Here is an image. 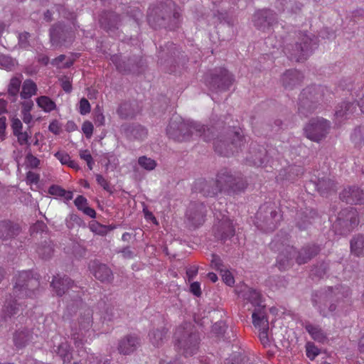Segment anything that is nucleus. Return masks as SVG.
Masks as SVG:
<instances>
[{
  "label": "nucleus",
  "mask_w": 364,
  "mask_h": 364,
  "mask_svg": "<svg viewBox=\"0 0 364 364\" xmlns=\"http://www.w3.org/2000/svg\"><path fill=\"white\" fill-rule=\"evenodd\" d=\"M331 124L323 118H313L304 128L306 138L314 142H320L324 139L329 132Z\"/></svg>",
  "instance_id": "4468645a"
},
{
  "label": "nucleus",
  "mask_w": 364,
  "mask_h": 364,
  "mask_svg": "<svg viewBox=\"0 0 364 364\" xmlns=\"http://www.w3.org/2000/svg\"><path fill=\"white\" fill-rule=\"evenodd\" d=\"M175 345L185 357L192 356L198 350L200 337L193 326L185 323L179 326L174 333Z\"/></svg>",
  "instance_id": "39448f33"
},
{
  "label": "nucleus",
  "mask_w": 364,
  "mask_h": 364,
  "mask_svg": "<svg viewBox=\"0 0 364 364\" xmlns=\"http://www.w3.org/2000/svg\"><path fill=\"white\" fill-rule=\"evenodd\" d=\"M281 4L283 6V11L287 10L292 13L300 11L303 7L300 0H282Z\"/></svg>",
  "instance_id": "49530a36"
},
{
  "label": "nucleus",
  "mask_w": 364,
  "mask_h": 364,
  "mask_svg": "<svg viewBox=\"0 0 364 364\" xmlns=\"http://www.w3.org/2000/svg\"><path fill=\"white\" fill-rule=\"evenodd\" d=\"M21 232L20 226L10 220L0 221V238L2 240L16 237Z\"/></svg>",
  "instance_id": "c756f323"
},
{
  "label": "nucleus",
  "mask_w": 364,
  "mask_h": 364,
  "mask_svg": "<svg viewBox=\"0 0 364 364\" xmlns=\"http://www.w3.org/2000/svg\"><path fill=\"white\" fill-rule=\"evenodd\" d=\"M178 54H179V51L176 46L173 43L168 42L164 47H160L158 55L159 63L164 64L166 62L168 63H172L173 62L176 63V58Z\"/></svg>",
  "instance_id": "c85d7f7f"
},
{
  "label": "nucleus",
  "mask_w": 364,
  "mask_h": 364,
  "mask_svg": "<svg viewBox=\"0 0 364 364\" xmlns=\"http://www.w3.org/2000/svg\"><path fill=\"white\" fill-rule=\"evenodd\" d=\"M334 297L338 299L337 293L332 287L328 289V292L322 294L318 304V309L320 314L323 317H327L333 314L336 309V304L333 303Z\"/></svg>",
  "instance_id": "aec40b11"
},
{
  "label": "nucleus",
  "mask_w": 364,
  "mask_h": 364,
  "mask_svg": "<svg viewBox=\"0 0 364 364\" xmlns=\"http://www.w3.org/2000/svg\"><path fill=\"white\" fill-rule=\"evenodd\" d=\"M33 338V332L26 328H19L13 334V343L17 350L24 348Z\"/></svg>",
  "instance_id": "cd10ccee"
},
{
  "label": "nucleus",
  "mask_w": 364,
  "mask_h": 364,
  "mask_svg": "<svg viewBox=\"0 0 364 364\" xmlns=\"http://www.w3.org/2000/svg\"><path fill=\"white\" fill-rule=\"evenodd\" d=\"M54 352L56 353L63 360L64 364L70 363L73 358L71 347L67 341L61 342L56 348H54Z\"/></svg>",
  "instance_id": "ea45409f"
},
{
  "label": "nucleus",
  "mask_w": 364,
  "mask_h": 364,
  "mask_svg": "<svg viewBox=\"0 0 364 364\" xmlns=\"http://www.w3.org/2000/svg\"><path fill=\"white\" fill-rule=\"evenodd\" d=\"M212 267L216 269L223 272V263L220 257L216 255H212V260H211Z\"/></svg>",
  "instance_id": "13d9d810"
},
{
  "label": "nucleus",
  "mask_w": 364,
  "mask_h": 364,
  "mask_svg": "<svg viewBox=\"0 0 364 364\" xmlns=\"http://www.w3.org/2000/svg\"><path fill=\"white\" fill-rule=\"evenodd\" d=\"M31 35L28 32H23L18 35V44L21 48H28L29 47L28 38Z\"/></svg>",
  "instance_id": "6e6d98bb"
},
{
  "label": "nucleus",
  "mask_w": 364,
  "mask_h": 364,
  "mask_svg": "<svg viewBox=\"0 0 364 364\" xmlns=\"http://www.w3.org/2000/svg\"><path fill=\"white\" fill-rule=\"evenodd\" d=\"M215 224L213 228L214 236L218 240L225 242L235 235V228L232 222L228 215V212L225 210L221 211L214 205Z\"/></svg>",
  "instance_id": "9b49d317"
},
{
  "label": "nucleus",
  "mask_w": 364,
  "mask_h": 364,
  "mask_svg": "<svg viewBox=\"0 0 364 364\" xmlns=\"http://www.w3.org/2000/svg\"><path fill=\"white\" fill-rule=\"evenodd\" d=\"M11 122V128L13 129L14 134L22 132L23 124L19 119L13 117Z\"/></svg>",
  "instance_id": "69168bd1"
},
{
  "label": "nucleus",
  "mask_w": 364,
  "mask_h": 364,
  "mask_svg": "<svg viewBox=\"0 0 364 364\" xmlns=\"http://www.w3.org/2000/svg\"><path fill=\"white\" fill-rule=\"evenodd\" d=\"M216 182L220 192L230 196L243 192L247 186L246 180L240 174L232 173L226 168L218 172Z\"/></svg>",
  "instance_id": "6e6552de"
},
{
  "label": "nucleus",
  "mask_w": 364,
  "mask_h": 364,
  "mask_svg": "<svg viewBox=\"0 0 364 364\" xmlns=\"http://www.w3.org/2000/svg\"><path fill=\"white\" fill-rule=\"evenodd\" d=\"M90 228L93 232L100 235H105L108 230L112 229L95 221L90 225Z\"/></svg>",
  "instance_id": "864d4df0"
},
{
  "label": "nucleus",
  "mask_w": 364,
  "mask_h": 364,
  "mask_svg": "<svg viewBox=\"0 0 364 364\" xmlns=\"http://www.w3.org/2000/svg\"><path fill=\"white\" fill-rule=\"evenodd\" d=\"M242 297L245 300L250 301L252 305L257 306L254 311L261 309L262 312L264 311V306H261V294L259 291L252 288H246L242 293Z\"/></svg>",
  "instance_id": "e433bc0d"
},
{
  "label": "nucleus",
  "mask_w": 364,
  "mask_h": 364,
  "mask_svg": "<svg viewBox=\"0 0 364 364\" xmlns=\"http://www.w3.org/2000/svg\"><path fill=\"white\" fill-rule=\"evenodd\" d=\"M50 42L53 46H60L71 38V32L61 23L55 24L50 30Z\"/></svg>",
  "instance_id": "393cba45"
},
{
  "label": "nucleus",
  "mask_w": 364,
  "mask_h": 364,
  "mask_svg": "<svg viewBox=\"0 0 364 364\" xmlns=\"http://www.w3.org/2000/svg\"><path fill=\"white\" fill-rule=\"evenodd\" d=\"M319 354V350L314 344L307 343L306 345V355L313 360L316 355Z\"/></svg>",
  "instance_id": "4d7b16f0"
},
{
  "label": "nucleus",
  "mask_w": 364,
  "mask_h": 364,
  "mask_svg": "<svg viewBox=\"0 0 364 364\" xmlns=\"http://www.w3.org/2000/svg\"><path fill=\"white\" fill-rule=\"evenodd\" d=\"M351 138L356 143L364 144V125L355 128Z\"/></svg>",
  "instance_id": "5fc2aeb1"
},
{
  "label": "nucleus",
  "mask_w": 364,
  "mask_h": 364,
  "mask_svg": "<svg viewBox=\"0 0 364 364\" xmlns=\"http://www.w3.org/2000/svg\"><path fill=\"white\" fill-rule=\"evenodd\" d=\"M196 122H184L178 117L172 118L167 127L166 133L169 138L177 141H188L194 136L205 141L214 139V130Z\"/></svg>",
  "instance_id": "f03ea898"
},
{
  "label": "nucleus",
  "mask_w": 364,
  "mask_h": 364,
  "mask_svg": "<svg viewBox=\"0 0 364 364\" xmlns=\"http://www.w3.org/2000/svg\"><path fill=\"white\" fill-rule=\"evenodd\" d=\"M316 46V41L310 36L301 34L299 41L295 44L287 45L284 48V53L291 60L301 62L307 59Z\"/></svg>",
  "instance_id": "9d476101"
},
{
  "label": "nucleus",
  "mask_w": 364,
  "mask_h": 364,
  "mask_svg": "<svg viewBox=\"0 0 364 364\" xmlns=\"http://www.w3.org/2000/svg\"><path fill=\"white\" fill-rule=\"evenodd\" d=\"M282 218L278 206L272 202L262 205L257 214L255 225L262 231L272 232L277 228Z\"/></svg>",
  "instance_id": "1a4fd4ad"
},
{
  "label": "nucleus",
  "mask_w": 364,
  "mask_h": 364,
  "mask_svg": "<svg viewBox=\"0 0 364 364\" xmlns=\"http://www.w3.org/2000/svg\"><path fill=\"white\" fill-rule=\"evenodd\" d=\"M36 252L43 259H49L51 258L54 252L53 244L51 240H45L38 244Z\"/></svg>",
  "instance_id": "a19ab883"
},
{
  "label": "nucleus",
  "mask_w": 364,
  "mask_h": 364,
  "mask_svg": "<svg viewBox=\"0 0 364 364\" xmlns=\"http://www.w3.org/2000/svg\"><path fill=\"white\" fill-rule=\"evenodd\" d=\"M96 181L105 191L112 193L109 183L107 180L100 174L96 175Z\"/></svg>",
  "instance_id": "338daca9"
},
{
  "label": "nucleus",
  "mask_w": 364,
  "mask_h": 364,
  "mask_svg": "<svg viewBox=\"0 0 364 364\" xmlns=\"http://www.w3.org/2000/svg\"><path fill=\"white\" fill-rule=\"evenodd\" d=\"M92 323V312L90 309H86L81 314L78 318L79 328L71 327V339L73 340L76 348H81L85 342V333L91 327Z\"/></svg>",
  "instance_id": "dca6fc26"
},
{
  "label": "nucleus",
  "mask_w": 364,
  "mask_h": 364,
  "mask_svg": "<svg viewBox=\"0 0 364 364\" xmlns=\"http://www.w3.org/2000/svg\"><path fill=\"white\" fill-rule=\"evenodd\" d=\"M17 65L16 61L11 57L6 55H0V66L7 71H12Z\"/></svg>",
  "instance_id": "de8ad7c7"
},
{
  "label": "nucleus",
  "mask_w": 364,
  "mask_h": 364,
  "mask_svg": "<svg viewBox=\"0 0 364 364\" xmlns=\"http://www.w3.org/2000/svg\"><path fill=\"white\" fill-rule=\"evenodd\" d=\"M356 109V104L350 102H343L336 107L335 116L341 122L350 117Z\"/></svg>",
  "instance_id": "c9c22d12"
},
{
  "label": "nucleus",
  "mask_w": 364,
  "mask_h": 364,
  "mask_svg": "<svg viewBox=\"0 0 364 364\" xmlns=\"http://www.w3.org/2000/svg\"><path fill=\"white\" fill-rule=\"evenodd\" d=\"M40 282L38 275H34L30 271H23L16 278L13 288L15 300L6 301L2 309L0 321H6L8 318L16 314L19 311L20 304L16 299L35 298L39 293Z\"/></svg>",
  "instance_id": "f257e3e1"
},
{
  "label": "nucleus",
  "mask_w": 364,
  "mask_h": 364,
  "mask_svg": "<svg viewBox=\"0 0 364 364\" xmlns=\"http://www.w3.org/2000/svg\"><path fill=\"white\" fill-rule=\"evenodd\" d=\"M245 139L240 128L228 127L214 139L215 151L221 156H229L244 146Z\"/></svg>",
  "instance_id": "20e7f679"
},
{
  "label": "nucleus",
  "mask_w": 364,
  "mask_h": 364,
  "mask_svg": "<svg viewBox=\"0 0 364 364\" xmlns=\"http://www.w3.org/2000/svg\"><path fill=\"white\" fill-rule=\"evenodd\" d=\"M117 70L123 74L138 73L141 72L144 63L140 55H132L122 58L121 55H114L110 58Z\"/></svg>",
  "instance_id": "2eb2a0df"
},
{
  "label": "nucleus",
  "mask_w": 364,
  "mask_h": 364,
  "mask_svg": "<svg viewBox=\"0 0 364 364\" xmlns=\"http://www.w3.org/2000/svg\"><path fill=\"white\" fill-rule=\"evenodd\" d=\"M55 156L61 162L62 164H68L70 162V156L65 152L58 151L55 154Z\"/></svg>",
  "instance_id": "774afa93"
},
{
  "label": "nucleus",
  "mask_w": 364,
  "mask_h": 364,
  "mask_svg": "<svg viewBox=\"0 0 364 364\" xmlns=\"http://www.w3.org/2000/svg\"><path fill=\"white\" fill-rule=\"evenodd\" d=\"M303 80V74L297 70H288L281 77L283 87L289 90L300 86Z\"/></svg>",
  "instance_id": "bb28decb"
},
{
  "label": "nucleus",
  "mask_w": 364,
  "mask_h": 364,
  "mask_svg": "<svg viewBox=\"0 0 364 364\" xmlns=\"http://www.w3.org/2000/svg\"><path fill=\"white\" fill-rule=\"evenodd\" d=\"M66 226L68 229H73L75 226H81L83 224L82 220L76 214H70L65 220Z\"/></svg>",
  "instance_id": "8fccbe9b"
},
{
  "label": "nucleus",
  "mask_w": 364,
  "mask_h": 364,
  "mask_svg": "<svg viewBox=\"0 0 364 364\" xmlns=\"http://www.w3.org/2000/svg\"><path fill=\"white\" fill-rule=\"evenodd\" d=\"M304 326L314 341L320 343H323L326 341V334L318 325H314L309 322H306Z\"/></svg>",
  "instance_id": "4c0bfd02"
},
{
  "label": "nucleus",
  "mask_w": 364,
  "mask_h": 364,
  "mask_svg": "<svg viewBox=\"0 0 364 364\" xmlns=\"http://www.w3.org/2000/svg\"><path fill=\"white\" fill-rule=\"evenodd\" d=\"M252 321L254 326L259 328V338L264 346L269 345V339L268 336L269 321L265 312H262L260 309L252 313Z\"/></svg>",
  "instance_id": "6ab92c4d"
},
{
  "label": "nucleus",
  "mask_w": 364,
  "mask_h": 364,
  "mask_svg": "<svg viewBox=\"0 0 364 364\" xmlns=\"http://www.w3.org/2000/svg\"><path fill=\"white\" fill-rule=\"evenodd\" d=\"M124 132L129 140H143L147 134V132L144 127L134 124L124 125Z\"/></svg>",
  "instance_id": "f704fd0d"
},
{
  "label": "nucleus",
  "mask_w": 364,
  "mask_h": 364,
  "mask_svg": "<svg viewBox=\"0 0 364 364\" xmlns=\"http://www.w3.org/2000/svg\"><path fill=\"white\" fill-rule=\"evenodd\" d=\"M351 253L358 257L364 256V235H358L350 240Z\"/></svg>",
  "instance_id": "37998d69"
},
{
  "label": "nucleus",
  "mask_w": 364,
  "mask_h": 364,
  "mask_svg": "<svg viewBox=\"0 0 364 364\" xmlns=\"http://www.w3.org/2000/svg\"><path fill=\"white\" fill-rule=\"evenodd\" d=\"M205 213L206 208L203 203L193 202L187 209L186 217L190 225L197 228L204 223Z\"/></svg>",
  "instance_id": "a211bd4d"
},
{
  "label": "nucleus",
  "mask_w": 364,
  "mask_h": 364,
  "mask_svg": "<svg viewBox=\"0 0 364 364\" xmlns=\"http://www.w3.org/2000/svg\"><path fill=\"white\" fill-rule=\"evenodd\" d=\"M358 223L357 210L353 208H347L339 212L336 220L333 224V228L336 232L346 235L351 232Z\"/></svg>",
  "instance_id": "ddd939ff"
},
{
  "label": "nucleus",
  "mask_w": 364,
  "mask_h": 364,
  "mask_svg": "<svg viewBox=\"0 0 364 364\" xmlns=\"http://www.w3.org/2000/svg\"><path fill=\"white\" fill-rule=\"evenodd\" d=\"M93 125L89 121H85L82 126V130L85 134V136L89 139L92 136L93 133Z\"/></svg>",
  "instance_id": "bf43d9fd"
},
{
  "label": "nucleus",
  "mask_w": 364,
  "mask_h": 364,
  "mask_svg": "<svg viewBox=\"0 0 364 364\" xmlns=\"http://www.w3.org/2000/svg\"><path fill=\"white\" fill-rule=\"evenodd\" d=\"M120 316V310L114 305L108 304L105 309V318L111 321Z\"/></svg>",
  "instance_id": "09e8293b"
},
{
  "label": "nucleus",
  "mask_w": 364,
  "mask_h": 364,
  "mask_svg": "<svg viewBox=\"0 0 364 364\" xmlns=\"http://www.w3.org/2000/svg\"><path fill=\"white\" fill-rule=\"evenodd\" d=\"M167 329L162 326L161 328L152 329L149 337L151 343L155 346H161L166 340Z\"/></svg>",
  "instance_id": "58836bf2"
},
{
  "label": "nucleus",
  "mask_w": 364,
  "mask_h": 364,
  "mask_svg": "<svg viewBox=\"0 0 364 364\" xmlns=\"http://www.w3.org/2000/svg\"><path fill=\"white\" fill-rule=\"evenodd\" d=\"M99 21L102 28L109 33H114L120 26L121 18L114 12L105 11L100 15Z\"/></svg>",
  "instance_id": "b1692460"
},
{
  "label": "nucleus",
  "mask_w": 364,
  "mask_h": 364,
  "mask_svg": "<svg viewBox=\"0 0 364 364\" xmlns=\"http://www.w3.org/2000/svg\"><path fill=\"white\" fill-rule=\"evenodd\" d=\"M252 22L257 29L262 32H267L278 23L277 14L268 9L258 10L252 16Z\"/></svg>",
  "instance_id": "f3484780"
},
{
  "label": "nucleus",
  "mask_w": 364,
  "mask_h": 364,
  "mask_svg": "<svg viewBox=\"0 0 364 364\" xmlns=\"http://www.w3.org/2000/svg\"><path fill=\"white\" fill-rule=\"evenodd\" d=\"M89 268L94 277L102 283L109 284L114 279L112 271L105 264L97 260L90 262Z\"/></svg>",
  "instance_id": "4be33fe9"
},
{
  "label": "nucleus",
  "mask_w": 364,
  "mask_h": 364,
  "mask_svg": "<svg viewBox=\"0 0 364 364\" xmlns=\"http://www.w3.org/2000/svg\"><path fill=\"white\" fill-rule=\"evenodd\" d=\"M217 183V182L215 183ZM194 188L196 191L201 193L205 196H214L220 190L218 184L215 186L211 182L205 179H198L195 182Z\"/></svg>",
  "instance_id": "2f4dec72"
},
{
  "label": "nucleus",
  "mask_w": 364,
  "mask_h": 364,
  "mask_svg": "<svg viewBox=\"0 0 364 364\" xmlns=\"http://www.w3.org/2000/svg\"><path fill=\"white\" fill-rule=\"evenodd\" d=\"M328 271V264L322 262L315 266L311 271V274L318 278H323Z\"/></svg>",
  "instance_id": "603ef678"
},
{
  "label": "nucleus",
  "mask_w": 364,
  "mask_h": 364,
  "mask_svg": "<svg viewBox=\"0 0 364 364\" xmlns=\"http://www.w3.org/2000/svg\"><path fill=\"white\" fill-rule=\"evenodd\" d=\"M141 346V339L136 334H127L118 342L117 350L120 354L130 355Z\"/></svg>",
  "instance_id": "5701e85b"
},
{
  "label": "nucleus",
  "mask_w": 364,
  "mask_h": 364,
  "mask_svg": "<svg viewBox=\"0 0 364 364\" xmlns=\"http://www.w3.org/2000/svg\"><path fill=\"white\" fill-rule=\"evenodd\" d=\"M23 78L21 73H16L10 79L7 85V94L11 102H15L17 100Z\"/></svg>",
  "instance_id": "72a5a7b5"
},
{
  "label": "nucleus",
  "mask_w": 364,
  "mask_h": 364,
  "mask_svg": "<svg viewBox=\"0 0 364 364\" xmlns=\"http://www.w3.org/2000/svg\"><path fill=\"white\" fill-rule=\"evenodd\" d=\"M26 161L31 168H37L40 164V160L31 153H28L26 156Z\"/></svg>",
  "instance_id": "e2e57ef3"
},
{
  "label": "nucleus",
  "mask_w": 364,
  "mask_h": 364,
  "mask_svg": "<svg viewBox=\"0 0 364 364\" xmlns=\"http://www.w3.org/2000/svg\"><path fill=\"white\" fill-rule=\"evenodd\" d=\"M117 113L122 119H129L134 117L135 110L130 102H125L119 105Z\"/></svg>",
  "instance_id": "c03bdc74"
},
{
  "label": "nucleus",
  "mask_w": 364,
  "mask_h": 364,
  "mask_svg": "<svg viewBox=\"0 0 364 364\" xmlns=\"http://www.w3.org/2000/svg\"><path fill=\"white\" fill-rule=\"evenodd\" d=\"M250 165L261 166L267 162V152L263 146L252 143L250 151L246 156Z\"/></svg>",
  "instance_id": "412c9836"
},
{
  "label": "nucleus",
  "mask_w": 364,
  "mask_h": 364,
  "mask_svg": "<svg viewBox=\"0 0 364 364\" xmlns=\"http://www.w3.org/2000/svg\"><path fill=\"white\" fill-rule=\"evenodd\" d=\"M48 193L50 195L62 197L65 194V189L57 185H53L49 188Z\"/></svg>",
  "instance_id": "0e129e2a"
},
{
  "label": "nucleus",
  "mask_w": 364,
  "mask_h": 364,
  "mask_svg": "<svg viewBox=\"0 0 364 364\" xmlns=\"http://www.w3.org/2000/svg\"><path fill=\"white\" fill-rule=\"evenodd\" d=\"M315 186L323 196H326L336 191V183L328 176L319 177L315 182Z\"/></svg>",
  "instance_id": "473e14b6"
},
{
  "label": "nucleus",
  "mask_w": 364,
  "mask_h": 364,
  "mask_svg": "<svg viewBox=\"0 0 364 364\" xmlns=\"http://www.w3.org/2000/svg\"><path fill=\"white\" fill-rule=\"evenodd\" d=\"M38 88L36 84L31 79H26L22 85V90L20 92V97L23 100H28L33 95L37 94Z\"/></svg>",
  "instance_id": "79ce46f5"
},
{
  "label": "nucleus",
  "mask_w": 364,
  "mask_h": 364,
  "mask_svg": "<svg viewBox=\"0 0 364 364\" xmlns=\"http://www.w3.org/2000/svg\"><path fill=\"white\" fill-rule=\"evenodd\" d=\"M139 164L147 171H152L156 166V162L151 158H147L145 156H141L138 160Z\"/></svg>",
  "instance_id": "3c124183"
},
{
  "label": "nucleus",
  "mask_w": 364,
  "mask_h": 364,
  "mask_svg": "<svg viewBox=\"0 0 364 364\" xmlns=\"http://www.w3.org/2000/svg\"><path fill=\"white\" fill-rule=\"evenodd\" d=\"M320 250L319 246L315 244H307L298 251L293 246L287 245L277 257V266L279 269H285L293 259L298 264H306L316 257Z\"/></svg>",
  "instance_id": "7ed1b4c3"
},
{
  "label": "nucleus",
  "mask_w": 364,
  "mask_h": 364,
  "mask_svg": "<svg viewBox=\"0 0 364 364\" xmlns=\"http://www.w3.org/2000/svg\"><path fill=\"white\" fill-rule=\"evenodd\" d=\"M340 198L349 204H363L364 192L357 186H349L340 193Z\"/></svg>",
  "instance_id": "a878e982"
},
{
  "label": "nucleus",
  "mask_w": 364,
  "mask_h": 364,
  "mask_svg": "<svg viewBox=\"0 0 364 364\" xmlns=\"http://www.w3.org/2000/svg\"><path fill=\"white\" fill-rule=\"evenodd\" d=\"M50 285L56 294L61 296L73 286V282L66 275L63 277L58 275L53 277Z\"/></svg>",
  "instance_id": "7c9ffc66"
},
{
  "label": "nucleus",
  "mask_w": 364,
  "mask_h": 364,
  "mask_svg": "<svg viewBox=\"0 0 364 364\" xmlns=\"http://www.w3.org/2000/svg\"><path fill=\"white\" fill-rule=\"evenodd\" d=\"M234 82L233 75L224 68L214 69L206 79V85L214 92H225Z\"/></svg>",
  "instance_id": "f8f14e48"
},
{
  "label": "nucleus",
  "mask_w": 364,
  "mask_h": 364,
  "mask_svg": "<svg viewBox=\"0 0 364 364\" xmlns=\"http://www.w3.org/2000/svg\"><path fill=\"white\" fill-rule=\"evenodd\" d=\"M327 92L328 90L321 85H312L304 89L299 97V113L304 117L313 113Z\"/></svg>",
  "instance_id": "0eeeda50"
},
{
  "label": "nucleus",
  "mask_w": 364,
  "mask_h": 364,
  "mask_svg": "<svg viewBox=\"0 0 364 364\" xmlns=\"http://www.w3.org/2000/svg\"><path fill=\"white\" fill-rule=\"evenodd\" d=\"M90 112V105L85 98H82L80 101V113L85 115Z\"/></svg>",
  "instance_id": "052dcab7"
},
{
  "label": "nucleus",
  "mask_w": 364,
  "mask_h": 364,
  "mask_svg": "<svg viewBox=\"0 0 364 364\" xmlns=\"http://www.w3.org/2000/svg\"><path fill=\"white\" fill-rule=\"evenodd\" d=\"M174 4L168 0L165 3H160L156 6L149 9L148 13L149 23L155 29L168 26L173 28L177 24L180 17L178 11H173Z\"/></svg>",
  "instance_id": "423d86ee"
},
{
  "label": "nucleus",
  "mask_w": 364,
  "mask_h": 364,
  "mask_svg": "<svg viewBox=\"0 0 364 364\" xmlns=\"http://www.w3.org/2000/svg\"><path fill=\"white\" fill-rule=\"evenodd\" d=\"M75 205L79 210H82L87 205V200L82 196H78L74 200Z\"/></svg>",
  "instance_id": "680f3d73"
},
{
  "label": "nucleus",
  "mask_w": 364,
  "mask_h": 364,
  "mask_svg": "<svg viewBox=\"0 0 364 364\" xmlns=\"http://www.w3.org/2000/svg\"><path fill=\"white\" fill-rule=\"evenodd\" d=\"M37 105L46 112H50L56 108V105L50 97L41 96L36 99Z\"/></svg>",
  "instance_id": "a18cd8bd"
}]
</instances>
